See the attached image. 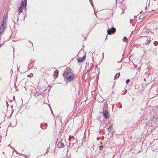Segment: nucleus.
I'll return each instance as SVG.
<instances>
[{
    "label": "nucleus",
    "instance_id": "nucleus-10",
    "mask_svg": "<svg viewBox=\"0 0 158 158\" xmlns=\"http://www.w3.org/2000/svg\"><path fill=\"white\" fill-rule=\"evenodd\" d=\"M151 41L150 39L149 38V40H148L146 41L145 44H149L150 43Z\"/></svg>",
    "mask_w": 158,
    "mask_h": 158
},
{
    "label": "nucleus",
    "instance_id": "nucleus-19",
    "mask_svg": "<svg viewBox=\"0 0 158 158\" xmlns=\"http://www.w3.org/2000/svg\"><path fill=\"white\" fill-rule=\"evenodd\" d=\"M130 81V80L128 79H127L126 81V83L127 84H128V83Z\"/></svg>",
    "mask_w": 158,
    "mask_h": 158
},
{
    "label": "nucleus",
    "instance_id": "nucleus-15",
    "mask_svg": "<svg viewBox=\"0 0 158 158\" xmlns=\"http://www.w3.org/2000/svg\"><path fill=\"white\" fill-rule=\"evenodd\" d=\"M4 33V31L0 30V37H1V36Z\"/></svg>",
    "mask_w": 158,
    "mask_h": 158
},
{
    "label": "nucleus",
    "instance_id": "nucleus-6",
    "mask_svg": "<svg viewBox=\"0 0 158 158\" xmlns=\"http://www.w3.org/2000/svg\"><path fill=\"white\" fill-rule=\"evenodd\" d=\"M57 146L59 148H63L64 146V144L61 142H58Z\"/></svg>",
    "mask_w": 158,
    "mask_h": 158
},
{
    "label": "nucleus",
    "instance_id": "nucleus-1",
    "mask_svg": "<svg viewBox=\"0 0 158 158\" xmlns=\"http://www.w3.org/2000/svg\"><path fill=\"white\" fill-rule=\"evenodd\" d=\"M64 73L63 75L65 78H66L69 81H71L74 79L75 74L73 71L70 69H66L64 71Z\"/></svg>",
    "mask_w": 158,
    "mask_h": 158
},
{
    "label": "nucleus",
    "instance_id": "nucleus-29",
    "mask_svg": "<svg viewBox=\"0 0 158 158\" xmlns=\"http://www.w3.org/2000/svg\"><path fill=\"white\" fill-rule=\"evenodd\" d=\"M146 8H147V7H145V9H146Z\"/></svg>",
    "mask_w": 158,
    "mask_h": 158
},
{
    "label": "nucleus",
    "instance_id": "nucleus-24",
    "mask_svg": "<svg viewBox=\"0 0 158 158\" xmlns=\"http://www.w3.org/2000/svg\"><path fill=\"white\" fill-rule=\"evenodd\" d=\"M100 144H102V141H101L100 142Z\"/></svg>",
    "mask_w": 158,
    "mask_h": 158
},
{
    "label": "nucleus",
    "instance_id": "nucleus-2",
    "mask_svg": "<svg viewBox=\"0 0 158 158\" xmlns=\"http://www.w3.org/2000/svg\"><path fill=\"white\" fill-rule=\"evenodd\" d=\"M103 114L105 118L108 119L109 118V113L107 111V110L106 108H103Z\"/></svg>",
    "mask_w": 158,
    "mask_h": 158
},
{
    "label": "nucleus",
    "instance_id": "nucleus-22",
    "mask_svg": "<svg viewBox=\"0 0 158 158\" xmlns=\"http://www.w3.org/2000/svg\"><path fill=\"white\" fill-rule=\"evenodd\" d=\"M6 105H7V106L8 107L9 106V104H8V103L7 101H6Z\"/></svg>",
    "mask_w": 158,
    "mask_h": 158
},
{
    "label": "nucleus",
    "instance_id": "nucleus-25",
    "mask_svg": "<svg viewBox=\"0 0 158 158\" xmlns=\"http://www.w3.org/2000/svg\"><path fill=\"white\" fill-rule=\"evenodd\" d=\"M111 126H110V127H109L110 128H111Z\"/></svg>",
    "mask_w": 158,
    "mask_h": 158
},
{
    "label": "nucleus",
    "instance_id": "nucleus-23",
    "mask_svg": "<svg viewBox=\"0 0 158 158\" xmlns=\"http://www.w3.org/2000/svg\"><path fill=\"white\" fill-rule=\"evenodd\" d=\"M102 56H103V57H104V53H103V54H102Z\"/></svg>",
    "mask_w": 158,
    "mask_h": 158
},
{
    "label": "nucleus",
    "instance_id": "nucleus-5",
    "mask_svg": "<svg viewBox=\"0 0 158 158\" xmlns=\"http://www.w3.org/2000/svg\"><path fill=\"white\" fill-rule=\"evenodd\" d=\"M116 31V29L115 28L113 27L111 30L109 29L107 31V33L109 34H110L112 33H114Z\"/></svg>",
    "mask_w": 158,
    "mask_h": 158
},
{
    "label": "nucleus",
    "instance_id": "nucleus-12",
    "mask_svg": "<svg viewBox=\"0 0 158 158\" xmlns=\"http://www.w3.org/2000/svg\"><path fill=\"white\" fill-rule=\"evenodd\" d=\"M25 5V2L24 3V2L23 0H22L21 2V6L20 7H23V6H24V5Z\"/></svg>",
    "mask_w": 158,
    "mask_h": 158
},
{
    "label": "nucleus",
    "instance_id": "nucleus-3",
    "mask_svg": "<svg viewBox=\"0 0 158 158\" xmlns=\"http://www.w3.org/2000/svg\"><path fill=\"white\" fill-rule=\"evenodd\" d=\"M6 22H4L3 21H2L0 28V30L4 31V30L6 28Z\"/></svg>",
    "mask_w": 158,
    "mask_h": 158
},
{
    "label": "nucleus",
    "instance_id": "nucleus-18",
    "mask_svg": "<svg viewBox=\"0 0 158 158\" xmlns=\"http://www.w3.org/2000/svg\"><path fill=\"white\" fill-rule=\"evenodd\" d=\"M103 148V145H101V146H100L99 147V150H102V149Z\"/></svg>",
    "mask_w": 158,
    "mask_h": 158
},
{
    "label": "nucleus",
    "instance_id": "nucleus-9",
    "mask_svg": "<svg viewBox=\"0 0 158 158\" xmlns=\"http://www.w3.org/2000/svg\"><path fill=\"white\" fill-rule=\"evenodd\" d=\"M58 70H56L54 72V75L56 76V77H57L58 75Z\"/></svg>",
    "mask_w": 158,
    "mask_h": 158
},
{
    "label": "nucleus",
    "instance_id": "nucleus-7",
    "mask_svg": "<svg viewBox=\"0 0 158 158\" xmlns=\"http://www.w3.org/2000/svg\"><path fill=\"white\" fill-rule=\"evenodd\" d=\"M31 91L32 93H33L34 95H35L36 93L35 88L34 87L31 86Z\"/></svg>",
    "mask_w": 158,
    "mask_h": 158
},
{
    "label": "nucleus",
    "instance_id": "nucleus-20",
    "mask_svg": "<svg viewBox=\"0 0 158 158\" xmlns=\"http://www.w3.org/2000/svg\"><path fill=\"white\" fill-rule=\"evenodd\" d=\"M24 1L25 4V6H26L27 4V0H24Z\"/></svg>",
    "mask_w": 158,
    "mask_h": 158
},
{
    "label": "nucleus",
    "instance_id": "nucleus-28",
    "mask_svg": "<svg viewBox=\"0 0 158 158\" xmlns=\"http://www.w3.org/2000/svg\"><path fill=\"white\" fill-rule=\"evenodd\" d=\"M98 139H99V138H97V139L98 140Z\"/></svg>",
    "mask_w": 158,
    "mask_h": 158
},
{
    "label": "nucleus",
    "instance_id": "nucleus-4",
    "mask_svg": "<svg viewBox=\"0 0 158 158\" xmlns=\"http://www.w3.org/2000/svg\"><path fill=\"white\" fill-rule=\"evenodd\" d=\"M86 53H85V55L82 57H79L78 58L77 60L79 62H83L85 59L86 56Z\"/></svg>",
    "mask_w": 158,
    "mask_h": 158
},
{
    "label": "nucleus",
    "instance_id": "nucleus-27",
    "mask_svg": "<svg viewBox=\"0 0 158 158\" xmlns=\"http://www.w3.org/2000/svg\"><path fill=\"white\" fill-rule=\"evenodd\" d=\"M31 44H32V46H33V44L32 43H31Z\"/></svg>",
    "mask_w": 158,
    "mask_h": 158
},
{
    "label": "nucleus",
    "instance_id": "nucleus-17",
    "mask_svg": "<svg viewBox=\"0 0 158 158\" xmlns=\"http://www.w3.org/2000/svg\"><path fill=\"white\" fill-rule=\"evenodd\" d=\"M90 2L91 3V5L92 6L94 7V6L93 4V1L92 0H89Z\"/></svg>",
    "mask_w": 158,
    "mask_h": 158
},
{
    "label": "nucleus",
    "instance_id": "nucleus-14",
    "mask_svg": "<svg viewBox=\"0 0 158 158\" xmlns=\"http://www.w3.org/2000/svg\"><path fill=\"white\" fill-rule=\"evenodd\" d=\"M150 75L148 71L147 72H146L145 73V74H144V77H146V75Z\"/></svg>",
    "mask_w": 158,
    "mask_h": 158
},
{
    "label": "nucleus",
    "instance_id": "nucleus-8",
    "mask_svg": "<svg viewBox=\"0 0 158 158\" xmlns=\"http://www.w3.org/2000/svg\"><path fill=\"white\" fill-rule=\"evenodd\" d=\"M120 76V73H117L115 76L114 77V79H117Z\"/></svg>",
    "mask_w": 158,
    "mask_h": 158
},
{
    "label": "nucleus",
    "instance_id": "nucleus-11",
    "mask_svg": "<svg viewBox=\"0 0 158 158\" xmlns=\"http://www.w3.org/2000/svg\"><path fill=\"white\" fill-rule=\"evenodd\" d=\"M24 7H20L19 8V13H22L23 12V8Z\"/></svg>",
    "mask_w": 158,
    "mask_h": 158
},
{
    "label": "nucleus",
    "instance_id": "nucleus-21",
    "mask_svg": "<svg viewBox=\"0 0 158 158\" xmlns=\"http://www.w3.org/2000/svg\"><path fill=\"white\" fill-rule=\"evenodd\" d=\"M154 45H155V46H156L157 44V42H155L154 43Z\"/></svg>",
    "mask_w": 158,
    "mask_h": 158
},
{
    "label": "nucleus",
    "instance_id": "nucleus-16",
    "mask_svg": "<svg viewBox=\"0 0 158 158\" xmlns=\"http://www.w3.org/2000/svg\"><path fill=\"white\" fill-rule=\"evenodd\" d=\"M128 39L126 37H124V39H123V41L124 42H127V41H128Z\"/></svg>",
    "mask_w": 158,
    "mask_h": 158
},
{
    "label": "nucleus",
    "instance_id": "nucleus-13",
    "mask_svg": "<svg viewBox=\"0 0 158 158\" xmlns=\"http://www.w3.org/2000/svg\"><path fill=\"white\" fill-rule=\"evenodd\" d=\"M6 16H4L3 19V20H2V21H3L4 22H6Z\"/></svg>",
    "mask_w": 158,
    "mask_h": 158
},
{
    "label": "nucleus",
    "instance_id": "nucleus-26",
    "mask_svg": "<svg viewBox=\"0 0 158 158\" xmlns=\"http://www.w3.org/2000/svg\"><path fill=\"white\" fill-rule=\"evenodd\" d=\"M2 154H5V152H2Z\"/></svg>",
    "mask_w": 158,
    "mask_h": 158
}]
</instances>
